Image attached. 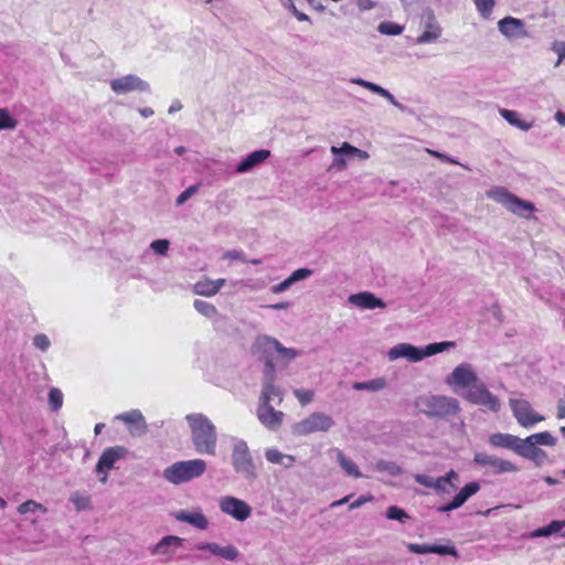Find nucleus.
I'll return each instance as SVG.
<instances>
[{"mask_svg": "<svg viewBox=\"0 0 565 565\" xmlns=\"http://www.w3.org/2000/svg\"><path fill=\"white\" fill-rule=\"evenodd\" d=\"M185 420L190 427L191 440L196 452L215 456L217 431L212 420L202 413L189 414Z\"/></svg>", "mask_w": 565, "mask_h": 565, "instance_id": "nucleus-1", "label": "nucleus"}, {"mask_svg": "<svg viewBox=\"0 0 565 565\" xmlns=\"http://www.w3.org/2000/svg\"><path fill=\"white\" fill-rule=\"evenodd\" d=\"M416 408L430 418L455 416L460 412L459 402L445 395H422L415 399Z\"/></svg>", "mask_w": 565, "mask_h": 565, "instance_id": "nucleus-2", "label": "nucleus"}, {"mask_svg": "<svg viewBox=\"0 0 565 565\" xmlns=\"http://www.w3.org/2000/svg\"><path fill=\"white\" fill-rule=\"evenodd\" d=\"M456 344L452 341H445L430 343L426 345L424 349H419L409 343H398L390 349V351L387 352V358L390 361H394L399 358H405L411 362H419L426 356L435 355L445 350L451 349Z\"/></svg>", "mask_w": 565, "mask_h": 565, "instance_id": "nucleus-3", "label": "nucleus"}, {"mask_svg": "<svg viewBox=\"0 0 565 565\" xmlns=\"http://www.w3.org/2000/svg\"><path fill=\"white\" fill-rule=\"evenodd\" d=\"M486 196L498 204H501L510 213L522 218H530L531 214L536 210L532 202L522 200L503 186H493L489 189L486 192Z\"/></svg>", "mask_w": 565, "mask_h": 565, "instance_id": "nucleus-4", "label": "nucleus"}, {"mask_svg": "<svg viewBox=\"0 0 565 565\" xmlns=\"http://www.w3.org/2000/svg\"><path fill=\"white\" fill-rule=\"evenodd\" d=\"M206 467L207 465L203 459L182 460L167 467L162 476L172 484H181L203 476Z\"/></svg>", "mask_w": 565, "mask_h": 565, "instance_id": "nucleus-5", "label": "nucleus"}, {"mask_svg": "<svg viewBox=\"0 0 565 565\" xmlns=\"http://www.w3.org/2000/svg\"><path fill=\"white\" fill-rule=\"evenodd\" d=\"M231 463L233 470L247 481L257 479V468L247 443L242 438L232 439Z\"/></svg>", "mask_w": 565, "mask_h": 565, "instance_id": "nucleus-6", "label": "nucleus"}, {"mask_svg": "<svg viewBox=\"0 0 565 565\" xmlns=\"http://www.w3.org/2000/svg\"><path fill=\"white\" fill-rule=\"evenodd\" d=\"M254 349L262 353L264 362L268 358H271L274 361V353H277L279 362L285 365L299 355V352L296 349L285 348L277 339L269 335L257 337L254 343Z\"/></svg>", "mask_w": 565, "mask_h": 565, "instance_id": "nucleus-7", "label": "nucleus"}, {"mask_svg": "<svg viewBox=\"0 0 565 565\" xmlns=\"http://www.w3.org/2000/svg\"><path fill=\"white\" fill-rule=\"evenodd\" d=\"M276 366L271 358L265 361L259 404L279 406L284 401V390L276 385Z\"/></svg>", "mask_w": 565, "mask_h": 565, "instance_id": "nucleus-8", "label": "nucleus"}, {"mask_svg": "<svg viewBox=\"0 0 565 565\" xmlns=\"http://www.w3.org/2000/svg\"><path fill=\"white\" fill-rule=\"evenodd\" d=\"M334 426L333 418L323 412H313L291 426L292 435L305 437L315 433H328Z\"/></svg>", "mask_w": 565, "mask_h": 565, "instance_id": "nucleus-9", "label": "nucleus"}, {"mask_svg": "<svg viewBox=\"0 0 565 565\" xmlns=\"http://www.w3.org/2000/svg\"><path fill=\"white\" fill-rule=\"evenodd\" d=\"M462 397L471 404L486 407L491 412H499L501 404L479 379L470 388L463 392Z\"/></svg>", "mask_w": 565, "mask_h": 565, "instance_id": "nucleus-10", "label": "nucleus"}, {"mask_svg": "<svg viewBox=\"0 0 565 565\" xmlns=\"http://www.w3.org/2000/svg\"><path fill=\"white\" fill-rule=\"evenodd\" d=\"M473 462L491 475L518 472L520 470L513 462L499 458L494 455H490L486 451L475 452Z\"/></svg>", "mask_w": 565, "mask_h": 565, "instance_id": "nucleus-11", "label": "nucleus"}, {"mask_svg": "<svg viewBox=\"0 0 565 565\" xmlns=\"http://www.w3.org/2000/svg\"><path fill=\"white\" fill-rule=\"evenodd\" d=\"M479 380L473 366L469 363L457 365L445 379L447 385L457 392L459 388L467 391Z\"/></svg>", "mask_w": 565, "mask_h": 565, "instance_id": "nucleus-12", "label": "nucleus"}, {"mask_svg": "<svg viewBox=\"0 0 565 565\" xmlns=\"http://www.w3.org/2000/svg\"><path fill=\"white\" fill-rule=\"evenodd\" d=\"M111 90L117 95H125L132 92L146 93L150 90V85L135 74H128L114 78L109 83Z\"/></svg>", "mask_w": 565, "mask_h": 565, "instance_id": "nucleus-13", "label": "nucleus"}, {"mask_svg": "<svg viewBox=\"0 0 565 565\" xmlns=\"http://www.w3.org/2000/svg\"><path fill=\"white\" fill-rule=\"evenodd\" d=\"M420 26L424 32L416 39L417 44L433 43L441 36V26L429 8H426L420 15Z\"/></svg>", "mask_w": 565, "mask_h": 565, "instance_id": "nucleus-14", "label": "nucleus"}, {"mask_svg": "<svg viewBox=\"0 0 565 565\" xmlns=\"http://www.w3.org/2000/svg\"><path fill=\"white\" fill-rule=\"evenodd\" d=\"M220 510L239 522L246 521L252 514L247 502L231 495L220 499Z\"/></svg>", "mask_w": 565, "mask_h": 565, "instance_id": "nucleus-15", "label": "nucleus"}, {"mask_svg": "<svg viewBox=\"0 0 565 565\" xmlns=\"http://www.w3.org/2000/svg\"><path fill=\"white\" fill-rule=\"evenodd\" d=\"M511 409L518 423L523 427H530L534 424L542 422L543 416L536 414L530 403L525 399L510 398Z\"/></svg>", "mask_w": 565, "mask_h": 565, "instance_id": "nucleus-16", "label": "nucleus"}, {"mask_svg": "<svg viewBox=\"0 0 565 565\" xmlns=\"http://www.w3.org/2000/svg\"><path fill=\"white\" fill-rule=\"evenodd\" d=\"M183 543V537L166 535L150 548V553L153 556H159L164 563H169Z\"/></svg>", "mask_w": 565, "mask_h": 565, "instance_id": "nucleus-17", "label": "nucleus"}, {"mask_svg": "<svg viewBox=\"0 0 565 565\" xmlns=\"http://www.w3.org/2000/svg\"><path fill=\"white\" fill-rule=\"evenodd\" d=\"M126 452L127 450L120 446L110 447L104 450L96 465L97 473L104 475L100 478L102 483H105L107 481L108 471L114 468L115 462L121 459L126 455Z\"/></svg>", "mask_w": 565, "mask_h": 565, "instance_id": "nucleus-18", "label": "nucleus"}, {"mask_svg": "<svg viewBox=\"0 0 565 565\" xmlns=\"http://www.w3.org/2000/svg\"><path fill=\"white\" fill-rule=\"evenodd\" d=\"M258 420L269 430L276 431L284 422L285 414L276 411L273 404H259L256 411Z\"/></svg>", "mask_w": 565, "mask_h": 565, "instance_id": "nucleus-19", "label": "nucleus"}, {"mask_svg": "<svg viewBox=\"0 0 565 565\" xmlns=\"http://www.w3.org/2000/svg\"><path fill=\"white\" fill-rule=\"evenodd\" d=\"M117 420L125 423L129 427L132 436L141 437L148 431L146 419L140 411L132 409L116 416Z\"/></svg>", "mask_w": 565, "mask_h": 565, "instance_id": "nucleus-20", "label": "nucleus"}, {"mask_svg": "<svg viewBox=\"0 0 565 565\" xmlns=\"http://www.w3.org/2000/svg\"><path fill=\"white\" fill-rule=\"evenodd\" d=\"M499 31L510 40L529 38L524 22L520 19L505 17L498 22Z\"/></svg>", "mask_w": 565, "mask_h": 565, "instance_id": "nucleus-21", "label": "nucleus"}, {"mask_svg": "<svg viewBox=\"0 0 565 565\" xmlns=\"http://www.w3.org/2000/svg\"><path fill=\"white\" fill-rule=\"evenodd\" d=\"M348 301L351 305L359 307L361 309L372 310L376 308H386V303L370 291L353 294L349 296Z\"/></svg>", "mask_w": 565, "mask_h": 565, "instance_id": "nucleus-22", "label": "nucleus"}, {"mask_svg": "<svg viewBox=\"0 0 565 565\" xmlns=\"http://www.w3.org/2000/svg\"><path fill=\"white\" fill-rule=\"evenodd\" d=\"M200 551H209L211 554L234 562L238 557V550L234 545L221 546L217 543L205 542L198 545Z\"/></svg>", "mask_w": 565, "mask_h": 565, "instance_id": "nucleus-23", "label": "nucleus"}, {"mask_svg": "<svg viewBox=\"0 0 565 565\" xmlns=\"http://www.w3.org/2000/svg\"><path fill=\"white\" fill-rule=\"evenodd\" d=\"M173 516L175 520L189 523L200 530H206L209 526V521L201 509H195L193 511L181 510L173 513Z\"/></svg>", "mask_w": 565, "mask_h": 565, "instance_id": "nucleus-24", "label": "nucleus"}, {"mask_svg": "<svg viewBox=\"0 0 565 565\" xmlns=\"http://www.w3.org/2000/svg\"><path fill=\"white\" fill-rule=\"evenodd\" d=\"M350 82L353 84L360 85V86L371 90L372 93H375V94L384 97L391 105H393L397 109H399L402 111L405 110V107L401 103H398L397 99L387 89L383 88L382 86H380L375 83L365 81L361 77H353L350 79Z\"/></svg>", "mask_w": 565, "mask_h": 565, "instance_id": "nucleus-25", "label": "nucleus"}, {"mask_svg": "<svg viewBox=\"0 0 565 565\" xmlns=\"http://www.w3.org/2000/svg\"><path fill=\"white\" fill-rule=\"evenodd\" d=\"M270 157V151L267 149H259L250 154H248L246 158H244L236 167L237 173H246L249 172L255 167L262 164Z\"/></svg>", "mask_w": 565, "mask_h": 565, "instance_id": "nucleus-26", "label": "nucleus"}, {"mask_svg": "<svg viewBox=\"0 0 565 565\" xmlns=\"http://www.w3.org/2000/svg\"><path fill=\"white\" fill-rule=\"evenodd\" d=\"M330 151L333 156H338V154H344L347 156L348 158H353V157H356L361 160H366L370 158V154L369 152L364 151V150H361L354 146H352L351 143L349 142H343L340 147H337V146H332L330 148Z\"/></svg>", "mask_w": 565, "mask_h": 565, "instance_id": "nucleus-27", "label": "nucleus"}, {"mask_svg": "<svg viewBox=\"0 0 565 565\" xmlns=\"http://www.w3.org/2000/svg\"><path fill=\"white\" fill-rule=\"evenodd\" d=\"M489 443L493 447L505 448L514 451L516 444L519 443V437L511 434L497 433L489 437Z\"/></svg>", "mask_w": 565, "mask_h": 565, "instance_id": "nucleus-28", "label": "nucleus"}, {"mask_svg": "<svg viewBox=\"0 0 565 565\" xmlns=\"http://www.w3.org/2000/svg\"><path fill=\"white\" fill-rule=\"evenodd\" d=\"M499 114L511 125L523 131H527L532 128V124L520 118V115L515 110L502 108Z\"/></svg>", "mask_w": 565, "mask_h": 565, "instance_id": "nucleus-29", "label": "nucleus"}, {"mask_svg": "<svg viewBox=\"0 0 565 565\" xmlns=\"http://www.w3.org/2000/svg\"><path fill=\"white\" fill-rule=\"evenodd\" d=\"M70 501L74 504L77 512L90 511L93 509L92 498L83 491H74L70 495Z\"/></svg>", "mask_w": 565, "mask_h": 565, "instance_id": "nucleus-30", "label": "nucleus"}, {"mask_svg": "<svg viewBox=\"0 0 565 565\" xmlns=\"http://www.w3.org/2000/svg\"><path fill=\"white\" fill-rule=\"evenodd\" d=\"M334 452H335V457H337V460L340 465V467L351 477L353 478H361L362 477V473L361 471L359 470V468L356 467V465L351 460L349 459L342 450L340 449H334Z\"/></svg>", "mask_w": 565, "mask_h": 565, "instance_id": "nucleus-31", "label": "nucleus"}, {"mask_svg": "<svg viewBox=\"0 0 565 565\" xmlns=\"http://www.w3.org/2000/svg\"><path fill=\"white\" fill-rule=\"evenodd\" d=\"M373 468L377 472H385L391 477L401 476L404 470L394 461L379 459L374 462Z\"/></svg>", "mask_w": 565, "mask_h": 565, "instance_id": "nucleus-32", "label": "nucleus"}, {"mask_svg": "<svg viewBox=\"0 0 565 565\" xmlns=\"http://www.w3.org/2000/svg\"><path fill=\"white\" fill-rule=\"evenodd\" d=\"M387 386V381L385 377H376L366 382H355L353 384V390L355 391H370V392H379L384 390Z\"/></svg>", "mask_w": 565, "mask_h": 565, "instance_id": "nucleus-33", "label": "nucleus"}, {"mask_svg": "<svg viewBox=\"0 0 565 565\" xmlns=\"http://www.w3.org/2000/svg\"><path fill=\"white\" fill-rule=\"evenodd\" d=\"M480 489L478 482H470L466 484L454 498L455 504L461 507L470 497L476 494Z\"/></svg>", "mask_w": 565, "mask_h": 565, "instance_id": "nucleus-34", "label": "nucleus"}, {"mask_svg": "<svg viewBox=\"0 0 565 565\" xmlns=\"http://www.w3.org/2000/svg\"><path fill=\"white\" fill-rule=\"evenodd\" d=\"M193 291H194V294L200 295V296L212 297L215 295V287H213L211 279L205 278V279L198 281L194 285Z\"/></svg>", "mask_w": 565, "mask_h": 565, "instance_id": "nucleus-35", "label": "nucleus"}, {"mask_svg": "<svg viewBox=\"0 0 565 565\" xmlns=\"http://www.w3.org/2000/svg\"><path fill=\"white\" fill-rule=\"evenodd\" d=\"M534 443V445L554 446L556 439L548 431L536 433L527 437V443Z\"/></svg>", "mask_w": 565, "mask_h": 565, "instance_id": "nucleus-36", "label": "nucleus"}, {"mask_svg": "<svg viewBox=\"0 0 565 565\" xmlns=\"http://www.w3.org/2000/svg\"><path fill=\"white\" fill-rule=\"evenodd\" d=\"M38 511H40L42 513H46L47 509L43 504H41L34 500H26L25 502L21 503L18 507V512L20 514L34 513Z\"/></svg>", "mask_w": 565, "mask_h": 565, "instance_id": "nucleus-37", "label": "nucleus"}, {"mask_svg": "<svg viewBox=\"0 0 565 565\" xmlns=\"http://www.w3.org/2000/svg\"><path fill=\"white\" fill-rule=\"evenodd\" d=\"M536 449V446L532 441L531 444L527 443V437L524 439L519 438V443L516 444L514 452L523 458L530 459L532 456V451Z\"/></svg>", "mask_w": 565, "mask_h": 565, "instance_id": "nucleus-38", "label": "nucleus"}, {"mask_svg": "<svg viewBox=\"0 0 565 565\" xmlns=\"http://www.w3.org/2000/svg\"><path fill=\"white\" fill-rule=\"evenodd\" d=\"M193 306L198 312L207 318L217 313L215 306L204 300L196 299Z\"/></svg>", "mask_w": 565, "mask_h": 565, "instance_id": "nucleus-39", "label": "nucleus"}, {"mask_svg": "<svg viewBox=\"0 0 565 565\" xmlns=\"http://www.w3.org/2000/svg\"><path fill=\"white\" fill-rule=\"evenodd\" d=\"M379 32L385 35H398L403 32L404 28L394 22H381L377 28Z\"/></svg>", "mask_w": 565, "mask_h": 565, "instance_id": "nucleus-40", "label": "nucleus"}, {"mask_svg": "<svg viewBox=\"0 0 565 565\" xmlns=\"http://www.w3.org/2000/svg\"><path fill=\"white\" fill-rule=\"evenodd\" d=\"M478 12L486 19H488L494 8L495 0H473Z\"/></svg>", "mask_w": 565, "mask_h": 565, "instance_id": "nucleus-41", "label": "nucleus"}, {"mask_svg": "<svg viewBox=\"0 0 565 565\" xmlns=\"http://www.w3.org/2000/svg\"><path fill=\"white\" fill-rule=\"evenodd\" d=\"M18 121L10 115L7 108H0V130L14 129Z\"/></svg>", "mask_w": 565, "mask_h": 565, "instance_id": "nucleus-42", "label": "nucleus"}, {"mask_svg": "<svg viewBox=\"0 0 565 565\" xmlns=\"http://www.w3.org/2000/svg\"><path fill=\"white\" fill-rule=\"evenodd\" d=\"M386 518L390 520H396L401 523H405L409 519V515L403 509L396 505H392L386 510Z\"/></svg>", "mask_w": 565, "mask_h": 565, "instance_id": "nucleus-43", "label": "nucleus"}, {"mask_svg": "<svg viewBox=\"0 0 565 565\" xmlns=\"http://www.w3.org/2000/svg\"><path fill=\"white\" fill-rule=\"evenodd\" d=\"M49 404L52 411H58L63 405V393L56 388L53 387L50 390L49 393Z\"/></svg>", "mask_w": 565, "mask_h": 565, "instance_id": "nucleus-44", "label": "nucleus"}, {"mask_svg": "<svg viewBox=\"0 0 565 565\" xmlns=\"http://www.w3.org/2000/svg\"><path fill=\"white\" fill-rule=\"evenodd\" d=\"M433 489L439 493L450 494L452 491L457 489L456 484H448L446 479L439 477L435 479Z\"/></svg>", "mask_w": 565, "mask_h": 565, "instance_id": "nucleus-45", "label": "nucleus"}, {"mask_svg": "<svg viewBox=\"0 0 565 565\" xmlns=\"http://www.w3.org/2000/svg\"><path fill=\"white\" fill-rule=\"evenodd\" d=\"M265 458L269 463L279 465L284 458V452L276 448H267L265 450Z\"/></svg>", "mask_w": 565, "mask_h": 565, "instance_id": "nucleus-46", "label": "nucleus"}, {"mask_svg": "<svg viewBox=\"0 0 565 565\" xmlns=\"http://www.w3.org/2000/svg\"><path fill=\"white\" fill-rule=\"evenodd\" d=\"M294 395L297 397L298 402L301 405H307V404H309L313 399L315 393L311 390H299V388H296L294 391Z\"/></svg>", "mask_w": 565, "mask_h": 565, "instance_id": "nucleus-47", "label": "nucleus"}, {"mask_svg": "<svg viewBox=\"0 0 565 565\" xmlns=\"http://www.w3.org/2000/svg\"><path fill=\"white\" fill-rule=\"evenodd\" d=\"M200 185L194 184L185 189L175 200L177 205L184 204L192 195H194L199 191Z\"/></svg>", "mask_w": 565, "mask_h": 565, "instance_id": "nucleus-48", "label": "nucleus"}, {"mask_svg": "<svg viewBox=\"0 0 565 565\" xmlns=\"http://www.w3.org/2000/svg\"><path fill=\"white\" fill-rule=\"evenodd\" d=\"M312 275V270L309 268H299L295 270L288 279L294 285L297 281L303 280Z\"/></svg>", "mask_w": 565, "mask_h": 565, "instance_id": "nucleus-49", "label": "nucleus"}, {"mask_svg": "<svg viewBox=\"0 0 565 565\" xmlns=\"http://www.w3.org/2000/svg\"><path fill=\"white\" fill-rule=\"evenodd\" d=\"M169 245L170 243L167 239H156L151 243L150 247L154 253L164 255L169 249Z\"/></svg>", "mask_w": 565, "mask_h": 565, "instance_id": "nucleus-50", "label": "nucleus"}, {"mask_svg": "<svg viewBox=\"0 0 565 565\" xmlns=\"http://www.w3.org/2000/svg\"><path fill=\"white\" fill-rule=\"evenodd\" d=\"M33 344L41 351H46L50 348L51 342L45 334L39 333L33 338Z\"/></svg>", "mask_w": 565, "mask_h": 565, "instance_id": "nucleus-51", "label": "nucleus"}, {"mask_svg": "<svg viewBox=\"0 0 565 565\" xmlns=\"http://www.w3.org/2000/svg\"><path fill=\"white\" fill-rule=\"evenodd\" d=\"M407 550L415 554H427L431 553V545L428 544H415V543H408L406 545Z\"/></svg>", "mask_w": 565, "mask_h": 565, "instance_id": "nucleus-52", "label": "nucleus"}, {"mask_svg": "<svg viewBox=\"0 0 565 565\" xmlns=\"http://www.w3.org/2000/svg\"><path fill=\"white\" fill-rule=\"evenodd\" d=\"M431 553L438 554V555H452L457 556V551L454 546H447V545H431Z\"/></svg>", "mask_w": 565, "mask_h": 565, "instance_id": "nucleus-53", "label": "nucleus"}, {"mask_svg": "<svg viewBox=\"0 0 565 565\" xmlns=\"http://www.w3.org/2000/svg\"><path fill=\"white\" fill-rule=\"evenodd\" d=\"M335 158L333 159L329 170H337V171H341V170H344L348 166V162H347V159L348 158L347 156L344 154H338V156H334Z\"/></svg>", "mask_w": 565, "mask_h": 565, "instance_id": "nucleus-54", "label": "nucleus"}, {"mask_svg": "<svg viewBox=\"0 0 565 565\" xmlns=\"http://www.w3.org/2000/svg\"><path fill=\"white\" fill-rule=\"evenodd\" d=\"M431 156H434L435 158H438L445 162H449V163H452V164H459V162L454 159V158H450L448 157L447 154L445 153H441V152H438V151H435V150H427ZM461 167H463L465 169L469 170V167L466 166V164H462L460 163Z\"/></svg>", "mask_w": 565, "mask_h": 565, "instance_id": "nucleus-55", "label": "nucleus"}, {"mask_svg": "<svg viewBox=\"0 0 565 565\" xmlns=\"http://www.w3.org/2000/svg\"><path fill=\"white\" fill-rule=\"evenodd\" d=\"M414 479L417 483H419L426 488L433 489V487H434L435 479L429 476L417 473L414 476Z\"/></svg>", "mask_w": 565, "mask_h": 565, "instance_id": "nucleus-56", "label": "nucleus"}, {"mask_svg": "<svg viewBox=\"0 0 565 565\" xmlns=\"http://www.w3.org/2000/svg\"><path fill=\"white\" fill-rule=\"evenodd\" d=\"M532 452L533 454H532L530 459L533 460L536 465L543 463L546 460V458H547L546 452L544 450L537 448V447Z\"/></svg>", "mask_w": 565, "mask_h": 565, "instance_id": "nucleus-57", "label": "nucleus"}, {"mask_svg": "<svg viewBox=\"0 0 565 565\" xmlns=\"http://www.w3.org/2000/svg\"><path fill=\"white\" fill-rule=\"evenodd\" d=\"M223 258L230 259V260H244V254L236 249H232V250L225 252L223 255Z\"/></svg>", "mask_w": 565, "mask_h": 565, "instance_id": "nucleus-58", "label": "nucleus"}, {"mask_svg": "<svg viewBox=\"0 0 565 565\" xmlns=\"http://www.w3.org/2000/svg\"><path fill=\"white\" fill-rule=\"evenodd\" d=\"M291 286H292V284L290 282V280L288 278H286L280 284L273 286L271 291L274 294H281V292L286 291L288 288H290Z\"/></svg>", "mask_w": 565, "mask_h": 565, "instance_id": "nucleus-59", "label": "nucleus"}, {"mask_svg": "<svg viewBox=\"0 0 565 565\" xmlns=\"http://www.w3.org/2000/svg\"><path fill=\"white\" fill-rule=\"evenodd\" d=\"M281 460L282 461L279 465L286 469L291 468L294 466V463L296 462L295 456L288 455V454H284V458Z\"/></svg>", "mask_w": 565, "mask_h": 565, "instance_id": "nucleus-60", "label": "nucleus"}, {"mask_svg": "<svg viewBox=\"0 0 565 565\" xmlns=\"http://www.w3.org/2000/svg\"><path fill=\"white\" fill-rule=\"evenodd\" d=\"M356 4L361 11L371 10L375 7V3L373 0H358Z\"/></svg>", "mask_w": 565, "mask_h": 565, "instance_id": "nucleus-61", "label": "nucleus"}, {"mask_svg": "<svg viewBox=\"0 0 565 565\" xmlns=\"http://www.w3.org/2000/svg\"><path fill=\"white\" fill-rule=\"evenodd\" d=\"M565 525V521L564 522H561V521H552L548 525H547V529L550 531V534H553V533H556L558 531H561L563 529V526Z\"/></svg>", "mask_w": 565, "mask_h": 565, "instance_id": "nucleus-62", "label": "nucleus"}, {"mask_svg": "<svg viewBox=\"0 0 565 565\" xmlns=\"http://www.w3.org/2000/svg\"><path fill=\"white\" fill-rule=\"evenodd\" d=\"M372 500V497H365V495H361L358 500H355L354 502H352L349 507L350 510H354L356 508H360L362 504H364L365 502H369Z\"/></svg>", "mask_w": 565, "mask_h": 565, "instance_id": "nucleus-63", "label": "nucleus"}, {"mask_svg": "<svg viewBox=\"0 0 565 565\" xmlns=\"http://www.w3.org/2000/svg\"><path fill=\"white\" fill-rule=\"evenodd\" d=\"M557 417L565 418V401L561 399L557 404Z\"/></svg>", "mask_w": 565, "mask_h": 565, "instance_id": "nucleus-64", "label": "nucleus"}]
</instances>
